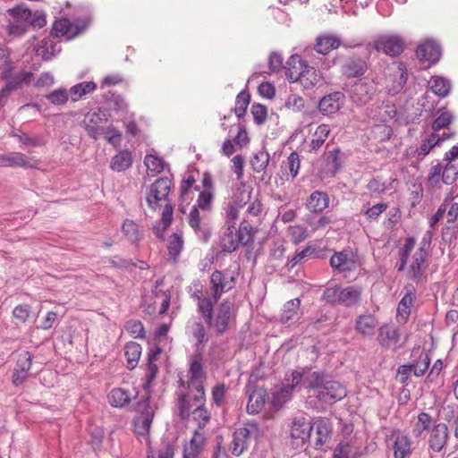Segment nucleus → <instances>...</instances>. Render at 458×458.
Instances as JSON below:
<instances>
[{"label": "nucleus", "instance_id": "5fc2aeb1", "mask_svg": "<svg viewBox=\"0 0 458 458\" xmlns=\"http://www.w3.org/2000/svg\"><path fill=\"white\" fill-rule=\"evenodd\" d=\"M245 192H242V199L240 202L237 200L233 201V203H230L225 210V225H233L235 226L236 220L238 218L239 208L242 206V202L243 201Z\"/></svg>", "mask_w": 458, "mask_h": 458}, {"label": "nucleus", "instance_id": "49530a36", "mask_svg": "<svg viewBox=\"0 0 458 458\" xmlns=\"http://www.w3.org/2000/svg\"><path fill=\"white\" fill-rule=\"evenodd\" d=\"M183 248V239L182 236L179 233H173L170 235L168 240V255L170 258L176 262L178 260V257Z\"/></svg>", "mask_w": 458, "mask_h": 458}, {"label": "nucleus", "instance_id": "dca6fc26", "mask_svg": "<svg viewBox=\"0 0 458 458\" xmlns=\"http://www.w3.org/2000/svg\"><path fill=\"white\" fill-rule=\"evenodd\" d=\"M206 445V437L199 429L193 432L189 442H185L182 446V458H199L204 451Z\"/></svg>", "mask_w": 458, "mask_h": 458}, {"label": "nucleus", "instance_id": "0eeeda50", "mask_svg": "<svg viewBox=\"0 0 458 458\" xmlns=\"http://www.w3.org/2000/svg\"><path fill=\"white\" fill-rule=\"evenodd\" d=\"M369 53L365 56L352 53L345 56L340 65V72L347 80L361 79L369 68Z\"/></svg>", "mask_w": 458, "mask_h": 458}, {"label": "nucleus", "instance_id": "13d9d810", "mask_svg": "<svg viewBox=\"0 0 458 458\" xmlns=\"http://www.w3.org/2000/svg\"><path fill=\"white\" fill-rule=\"evenodd\" d=\"M122 230L131 242H137L140 240L138 225L132 220L126 219L123 224Z\"/></svg>", "mask_w": 458, "mask_h": 458}, {"label": "nucleus", "instance_id": "f257e3e1", "mask_svg": "<svg viewBox=\"0 0 458 458\" xmlns=\"http://www.w3.org/2000/svg\"><path fill=\"white\" fill-rule=\"evenodd\" d=\"M415 244V237L409 236L404 239L403 245L398 249L394 268L398 272L406 271V277L417 285L425 284L428 282L427 271L430 265V254L429 251L418 250L411 254Z\"/></svg>", "mask_w": 458, "mask_h": 458}, {"label": "nucleus", "instance_id": "6e6d98bb", "mask_svg": "<svg viewBox=\"0 0 458 458\" xmlns=\"http://www.w3.org/2000/svg\"><path fill=\"white\" fill-rule=\"evenodd\" d=\"M192 414L194 420L199 422V429L204 428L211 419L210 412L207 410L205 403L198 404L192 411Z\"/></svg>", "mask_w": 458, "mask_h": 458}, {"label": "nucleus", "instance_id": "bb28decb", "mask_svg": "<svg viewBox=\"0 0 458 458\" xmlns=\"http://www.w3.org/2000/svg\"><path fill=\"white\" fill-rule=\"evenodd\" d=\"M220 246L225 252L232 253L239 247L237 242L236 227L233 225H224L220 236Z\"/></svg>", "mask_w": 458, "mask_h": 458}, {"label": "nucleus", "instance_id": "473e14b6", "mask_svg": "<svg viewBox=\"0 0 458 458\" xmlns=\"http://www.w3.org/2000/svg\"><path fill=\"white\" fill-rule=\"evenodd\" d=\"M393 437H395L393 446L394 457L405 458L411 453V441L408 436L401 434L398 430L393 433Z\"/></svg>", "mask_w": 458, "mask_h": 458}, {"label": "nucleus", "instance_id": "f704fd0d", "mask_svg": "<svg viewBox=\"0 0 458 458\" xmlns=\"http://www.w3.org/2000/svg\"><path fill=\"white\" fill-rule=\"evenodd\" d=\"M124 355L127 361V369L132 370L138 365L141 355V346L136 342H129L124 346Z\"/></svg>", "mask_w": 458, "mask_h": 458}, {"label": "nucleus", "instance_id": "2f4dec72", "mask_svg": "<svg viewBox=\"0 0 458 458\" xmlns=\"http://www.w3.org/2000/svg\"><path fill=\"white\" fill-rule=\"evenodd\" d=\"M313 428L316 430V440L315 446L316 448L321 447L327 440L329 438L332 428L330 422L325 419H319L316 420L313 424Z\"/></svg>", "mask_w": 458, "mask_h": 458}, {"label": "nucleus", "instance_id": "4c0bfd02", "mask_svg": "<svg viewBox=\"0 0 458 458\" xmlns=\"http://www.w3.org/2000/svg\"><path fill=\"white\" fill-rule=\"evenodd\" d=\"M270 160L269 153L266 150L265 148L259 150L255 153L250 159V165L255 173L263 172L264 174H267V168L268 166Z\"/></svg>", "mask_w": 458, "mask_h": 458}, {"label": "nucleus", "instance_id": "cd10ccee", "mask_svg": "<svg viewBox=\"0 0 458 458\" xmlns=\"http://www.w3.org/2000/svg\"><path fill=\"white\" fill-rule=\"evenodd\" d=\"M341 46V39L330 34L319 35L316 39L314 49L318 54L327 55Z\"/></svg>", "mask_w": 458, "mask_h": 458}, {"label": "nucleus", "instance_id": "a19ab883", "mask_svg": "<svg viewBox=\"0 0 458 458\" xmlns=\"http://www.w3.org/2000/svg\"><path fill=\"white\" fill-rule=\"evenodd\" d=\"M72 29L73 23L70 21V19L62 18L53 23L50 34L54 38H60L63 36H68L69 38H72Z\"/></svg>", "mask_w": 458, "mask_h": 458}, {"label": "nucleus", "instance_id": "aec40b11", "mask_svg": "<svg viewBox=\"0 0 458 458\" xmlns=\"http://www.w3.org/2000/svg\"><path fill=\"white\" fill-rule=\"evenodd\" d=\"M34 74L29 71H21L16 73L5 82L4 87L0 90L2 98L6 100L12 91L21 89L24 85H29L32 81Z\"/></svg>", "mask_w": 458, "mask_h": 458}, {"label": "nucleus", "instance_id": "7ed1b4c3", "mask_svg": "<svg viewBox=\"0 0 458 458\" xmlns=\"http://www.w3.org/2000/svg\"><path fill=\"white\" fill-rule=\"evenodd\" d=\"M7 13L13 19L7 25V32L15 38L23 36L30 27L41 29L47 24V16L43 11L32 12L23 3L8 9Z\"/></svg>", "mask_w": 458, "mask_h": 458}, {"label": "nucleus", "instance_id": "09e8293b", "mask_svg": "<svg viewBox=\"0 0 458 458\" xmlns=\"http://www.w3.org/2000/svg\"><path fill=\"white\" fill-rule=\"evenodd\" d=\"M144 164L152 175L160 174L165 169V160L157 156L148 154L144 158Z\"/></svg>", "mask_w": 458, "mask_h": 458}, {"label": "nucleus", "instance_id": "338daca9", "mask_svg": "<svg viewBox=\"0 0 458 458\" xmlns=\"http://www.w3.org/2000/svg\"><path fill=\"white\" fill-rule=\"evenodd\" d=\"M191 397L188 398L187 394H181L178 400L179 417L182 420H188L191 415Z\"/></svg>", "mask_w": 458, "mask_h": 458}, {"label": "nucleus", "instance_id": "a211bd4d", "mask_svg": "<svg viewBox=\"0 0 458 458\" xmlns=\"http://www.w3.org/2000/svg\"><path fill=\"white\" fill-rule=\"evenodd\" d=\"M188 386H195L198 382H204L206 379L203 368L202 352L197 349L190 359V368L188 371Z\"/></svg>", "mask_w": 458, "mask_h": 458}, {"label": "nucleus", "instance_id": "412c9836", "mask_svg": "<svg viewBox=\"0 0 458 458\" xmlns=\"http://www.w3.org/2000/svg\"><path fill=\"white\" fill-rule=\"evenodd\" d=\"M251 436L250 431L245 428H237L233 434V440L230 444L229 450L234 456H240L245 452L250 445Z\"/></svg>", "mask_w": 458, "mask_h": 458}, {"label": "nucleus", "instance_id": "c03bdc74", "mask_svg": "<svg viewBox=\"0 0 458 458\" xmlns=\"http://www.w3.org/2000/svg\"><path fill=\"white\" fill-rule=\"evenodd\" d=\"M330 133L329 125L322 123L318 126L310 143V150L318 151L325 143Z\"/></svg>", "mask_w": 458, "mask_h": 458}, {"label": "nucleus", "instance_id": "a878e982", "mask_svg": "<svg viewBox=\"0 0 458 458\" xmlns=\"http://www.w3.org/2000/svg\"><path fill=\"white\" fill-rule=\"evenodd\" d=\"M404 295L398 303L397 316L406 321L411 315V308L416 301V290L411 284L406 285Z\"/></svg>", "mask_w": 458, "mask_h": 458}, {"label": "nucleus", "instance_id": "f03ea898", "mask_svg": "<svg viewBox=\"0 0 458 458\" xmlns=\"http://www.w3.org/2000/svg\"><path fill=\"white\" fill-rule=\"evenodd\" d=\"M305 369V376L302 379L303 387L312 397L321 404H334L347 395L346 387L334 377L326 371H311L310 367H301Z\"/></svg>", "mask_w": 458, "mask_h": 458}, {"label": "nucleus", "instance_id": "4be33fe9", "mask_svg": "<svg viewBox=\"0 0 458 458\" xmlns=\"http://www.w3.org/2000/svg\"><path fill=\"white\" fill-rule=\"evenodd\" d=\"M267 394V390L262 387L253 386L249 394L248 404L246 407L249 414H257L263 409Z\"/></svg>", "mask_w": 458, "mask_h": 458}, {"label": "nucleus", "instance_id": "c756f323", "mask_svg": "<svg viewBox=\"0 0 458 458\" xmlns=\"http://www.w3.org/2000/svg\"><path fill=\"white\" fill-rule=\"evenodd\" d=\"M300 306L301 300L299 298L288 301L282 310L280 322L287 324L289 322L297 321L300 318Z\"/></svg>", "mask_w": 458, "mask_h": 458}, {"label": "nucleus", "instance_id": "58836bf2", "mask_svg": "<svg viewBox=\"0 0 458 458\" xmlns=\"http://www.w3.org/2000/svg\"><path fill=\"white\" fill-rule=\"evenodd\" d=\"M250 98L251 97L248 89L242 90L236 96L235 106L233 108V112L235 114L239 120L244 118L248 106L250 103Z\"/></svg>", "mask_w": 458, "mask_h": 458}, {"label": "nucleus", "instance_id": "a18cd8bd", "mask_svg": "<svg viewBox=\"0 0 458 458\" xmlns=\"http://www.w3.org/2000/svg\"><path fill=\"white\" fill-rule=\"evenodd\" d=\"M238 245L246 246L254 241V233L252 225L246 220H243L238 230H236Z\"/></svg>", "mask_w": 458, "mask_h": 458}, {"label": "nucleus", "instance_id": "393cba45", "mask_svg": "<svg viewBox=\"0 0 458 458\" xmlns=\"http://www.w3.org/2000/svg\"><path fill=\"white\" fill-rule=\"evenodd\" d=\"M448 438V428L445 423H438L432 428L429 447L435 452H440Z\"/></svg>", "mask_w": 458, "mask_h": 458}, {"label": "nucleus", "instance_id": "e2e57ef3", "mask_svg": "<svg viewBox=\"0 0 458 458\" xmlns=\"http://www.w3.org/2000/svg\"><path fill=\"white\" fill-rule=\"evenodd\" d=\"M125 329L130 333L133 338L143 339L145 338V329L140 320H129L125 324Z\"/></svg>", "mask_w": 458, "mask_h": 458}, {"label": "nucleus", "instance_id": "f3484780", "mask_svg": "<svg viewBox=\"0 0 458 458\" xmlns=\"http://www.w3.org/2000/svg\"><path fill=\"white\" fill-rule=\"evenodd\" d=\"M442 55L440 45L434 40H428L420 44L416 49V56L422 62L436 64Z\"/></svg>", "mask_w": 458, "mask_h": 458}, {"label": "nucleus", "instance_id": "4468645a", "mask_svg": "<svg viewBox=\"0 0 458 458\" xmlns=\"http://www.w3.org/2000/svg\"><path fill=\"white\" fill-rule=\"evenodd\" d=\"M331 267L339 273H347L356 268L355 255L352 250L335 252L330 259Z\"/></svg>", "mask_w": 458, "mask_h": 458}, {"label": "nucleus", "instance_id": "603ef678", "mask_svg": "<svg viewBox=\"0 0 458 458\" xmlns=\"http://www.w3.org/2000/svg\"><path fill=\"white\" fill-rule=\"evenodd\" d=\"M306 65L308 64L299 55H291L286 62V66H284L286 78L288 79L291 72L298 74L301 71L304 70Z\"/></svg>", "mask_w": 458, "mask_h": 458}, {"label": "nucleus", "instance_id": "864d4df0", "mask_svg": "<svg viewBox=\"0 0 458 458\" xmlns=\"http://www.w3.org/2000/svg\"><path fill=\"white\" fill-rule=\"evenodd\" d=\"M70 97V92L64 88H59L46 96L47 99L55 106L65 105Z\"/></svg>", "mask_w": 458, "mask_h": 458}, {"label": "nucleus", "instance_id": "7c9ffc66", "mask_svg": "<svg viewBox=\"0 0 458 458\" xmlns=\"http://www.w3.org/2000/svg\"><path fill=\"white\" fill-rule=\"evenodd\" d=\"M132 156L129 149L120 150L112 157L110 168L115 172H124L132 165Z\"/></svg>", "mask_w": 458, "mask_h": 458}, {"label": "nucleus", "instance_id": "b1692460", "mask_svg": "<svg viewBox=\"0 0 458 458\" xmlns=\"http://www.w3.org/2000/svg\"><path fill=\"white\" fill-rule=\"evenodd\" d=\"M378 326L377 318L372 314H362L355 320V329L358 333L366 337H371Z\"/></svg>", "mask_w": 458, "mask_h": 458}, {"label": "nucleus", "instance_id": "c85d7f7f", "mask_svg": "<svg viewBox=\"0 0 458 458\" xmlns=\"http://www.w3.org/2000/svg\"><path fill=\"white\" fill-rule=\"evenodd\" d=\"M329 204V197L327 192L315 191L307 199L306 206L312 213H320L325 210Z\"/></svg>", "mask_w": 458, "mask_h": 458}, {"label": "nucleus", "instance_id": "de8ad7c7", "mask_svg": "<svg viewBox=\"0 0 458 458\" xmlns=\"http://www.w3.org/2000/svg\"><path fill=\"white\" fill-rule=\"evenodd\" d=\"M214 305V301H212L210 297H199L198 312L201 314L206 324H209L212 321Z\"/></svg>", "mask_w": 458, "mask_h": 458}, {"label": "nucleus", "instance_id": "4d7b16f0", "mask_svg": "<svg viewBox=\"0 0 458 458\" xmlns=\"http://www.w3.org/2000/svg\"><path fill=\"white\" fill-rule=\"evenodd\" d=\"M108 262L114 268L132 271L137 267V262L131 259H123L118 255L108 258Z\"/></svg>", "mask_w": 458, "mask_h": 458}, {"label": "nucleus", "instance_id": "9d476101", "mask_svg": "<svg viewBox=\"0 0 458 458\" xmlns=\"http://www.w3.org/2000/svg\"><path fill=\"white\" fill-rule=\"evenodd\" d=\"M377 92V86L373 80H360L351 88L350 98L358 106H362L372 100Z\"/></svg>", "mask_w": 458, "mask_h": 458}, {"label": "nucleus", "instance_id": "680f3d73", "mask_svg": "<svg viewBox=\"0 0 458 458\" xmlns=\"http://www.w3.org/2000/svg\"><path fill=\"white\" fill-rule=\"evenodd\" d=\"M254 123L258 125L265 123L267 118V108L265 105L254 103L250 108Z\"/></svg>", "mask_w": 458, "mask_h": 458}, {"label": "nucleus", "instance_id": "39448f33", "mask_svg": "<svg viewBox=\"0 0 458 458\" xmlns=\"http://www.w3.org/2000/svg\"><path fill=\"white\" fill-rule=\"evenodd\" d=\"M107 114L101 108L88 112L81 122V126L93 140H98L106 135V140L114 147L120 146L122 134L115 127L107 126Z\"/></svg>", "mask_w": 458, "mask_h": 458}, {"label": "nucleus", "instance_id": "8fccbe9b", "mask_svg": "<svg viewBox=\"0 0 458 458\" xmlns=\"http://www.w3.org/2000/svg\"><path fill=\"white\" fill-rule=\"evenodd\" d=\"M314 252L315 249L310 245H308L300 251H296L293 257L288 259L285 264L287 270H292L295 266L301 263L306 258L312 256Z\"/></svg>", "mask_w": 458, "mask_h": 458}, {"label": "nucleus", "instance_id": "e433bc0d", "mask_svg": "<svg viewBox=\"0 0 458 458\" xmlns=\"http://www.w3.org/2000/svg\"><path fill=\"white\" fill-rule=\"evenodd\" d=\"M97 89L94 81H83L72 86L69 92L72 102H76L88 94L93 93Z\"/></svg>", "mask_w": 458, "mask_h": 458}, {"label": "nucleus", "instance_id": "9b49d317", "mask_svg": "<svg viewBox=\"0 0 458 458\" xmlns=\"http://www.w3.org/2000/svg\"><path fill=\"white\" fill-rule=\"evenodd\" d=\"M39 160L34 157H28L21 152H9L0 155V166L2 167H21L24 169L37 168Z\"/></svg>", "mask_w": 458, "mask_h": 458}, {"label": "nucleus", "instance_id": "f8f14e48", "mask_svg": "<svg viewBox=\"0 0 458 458\" xmlns=\"http://www.w3.org/2000/svg\"><path fill=\"white\" fill-rule=\"evenodd\" d=\"M312 430V423L305 417L294 418L291 426V437L296 441L297 445H303L310 439Z\"/></svg>", "mask_w": 458, "mask_h": 458}, {"label": "nucleus", "instance_id": "ea45409f", "mask_svg": "<svg viewBox=\"0 0 458 458\" xmlns=\"http://www.w3.org/2000/svg\"><path fill=\"white\" fill-rule=\"evenodd\" d=\"M153 418L149 414L144 417H135L132 420L134 433L140 437H146L149 441V431Z\"/></svg>", "mask_w": 458, "mask_h": 458}, {"label": "nucleus", "instance_id": "6e6552de", "mask_svg": "<svg viewBox=\"0 0 458 458\" xmlns=\"http://www.w3.org/2000/svg\"><path fill=\"white\" fill-rule=\"evenodd\" d=\"M233 303L229 300H224L217 308L216 318L212 317V321L207 324L209 327H214L216 336H222L231 327L233 320L232 317Z\"/></svg>", "mask_w": 458, "mask_h": 458}, {"label": "nucleus", "instance_id": "bf43d9fd", "mask_svg": "<svg viewBox=\"0 0 458 458\" xmlns=\"http://www.w3.org/2000/svg\"><path fill=\"white\" fill-rule=\"evenodd\" d=\"M453 114L449 111H444L432 123V130L436 133V131L445 129L453 123Z\"/></svg>", "mask_w": 458, "mask_h": 458}, {"label": "nucleus", "instance_id": "2eb2a0df", "mask_svg": "<svg viewBox=\"0 0 458 458\" xmlns=\"http://www.w3.org/2000/svg\"><path fill=\"white\" fill-rule=\"evenodd\" d=\"M345 96L341 91H335L324 96L318 102V110L328 115L338 112L344 106Z\"/></svg>", "mask_w": 458, "mask_h": 458}, {"label": "nucleus", "instance_id": "774afa93", "mask_svg": "<svg viewBox=\"0 0 458 458\" xmlns=\"http://www.w3.org/2000/svg\"><path fill=\"white\" fill-rule=\"evenodd\" d=\"M210 284L212 289H220V291H229L231 289V286L227 287L224 274L220 270H215L211 274Z\"/></svg>", "mask_w": 458, "mask_h": 458}, {"label": "nucleus", "instance_id": "1a4fd4ad", "mask_svg": "<svg viewBox=\"0 0 458 458\" xmlns=\"http://www.w3.org/2000/svg\"><path fill=\"white\" fill-rule=\"evenodd\" d=\"M372 47L377 52H382L391 57H396L404 49V40L398 35H381L374 40Z\"/></svg>", "mask_w": 458, "mask_h": 458}, {"label": "nucleus", "instance_id": "5701e85b", "mask_svg": "<svg viewBox=\"0 0 458 458\" xmlns=\"http://www.w3.org/2000/svg\"><path fill=\"white\" fill-rule=\"evenodd\" d=\"M362 289L360 286L352 285L345 288L340 287L338 304L345 307H353L360 303Z\"/></svg>", "mask_w": 458, "mask_h": 458}, {"label": "nucleus", "instance_id": "c9c22d12", "mask_svg": "<svg viewBox=\"0 0 458 458\" xmlns=\"http://www.w3.org/2000/svg\"><path fill=\"white\" fill-rule=\"evenodd\" d=\"M430 82V89L436 96L443 98L449 95L451 91V81L448 79L435 75L431 77Z\"/></svg>", "mask_w": 458, "mask_h": 458}, {"label": "nucleus", "instance_id": "052dcab7", "mask_svg": "<svg viewBox=\"0 0 458 458\" xmlns=\"http://www.w3.org/2000/svg\"><path fill=\"white\" fill-rule=\"evenodd\" d=\"M214 193L211 191H201L197 199V204L193 207L204 211H209L212 208Z\"/></svg>", "mask_w": 458, "mask_h": 458}, {"label": "nucleus", "instance_id": "6ab92c4d", "mask_svg": "<svg viewBox=\"0 0 458 458\" xmlns=\"http://www.w3.org/2000/svg\"><path fill=\"white\" fill-rule=\"evenodd\" d=\"M320 79L321 75L319 72L314 67L309 65H306L304 70L301 71L298 74L291 72L288 75V81L290 82L299 81L306 89L313 88Z\"/></svg>", "mask_w": 458, "mask_h": 458}, {"label": "nucleus", "instance_id": "ddd939ff", "mask_svg": "<svg viewBox=\"0 0 458 458\" xmlns=\"http://www.w3.org/2000/svg\"><path fill=\"white\" fill-rule=\"evenodd\" d=\"M377 342L385 349L396 350L401 347L399 344V330L394 325H383L378 328Z\"/></svg>", "mask_w": 458, "mask_h": 458}, {"label": "nucleus", "instance_id": "79ce46f5", "mask_svg": "<svg viewBox=\"0 0 458 458\" xmlns=\"http://www.w3.org/2000/svg\"><path fill=\"white\" fill-rule=\"evenodd\" d=\"M109 403L115 408H123L131 402V396L128 391L123 388H114L108 394Z\"/></svg>", "mask_w": 458, "mask_h": 458}, {"label": "nucleus", "instance_id": "69168bd1", "mask_svg": "<svg viewBox=\"0 0 458 458\" xmlns=\"http://www.w3.org/2000/svg\"><path fill=\"white\" fill-rule=\"evenodd\" d=\"M444 166L438 163L436 165H433L428 175V183L433 188H440L442 180V173Z\"/></svg>", "mask_w": 458, "mask_h": 458}, {"label": "nucleus", "instance_id": "0e129e2a", "mask_svg": "<svg viewBox=\"0 0 458 458\" xmlns=\"http://www.w3.org/2000/svg\"><path fill=\"white\" fill-rule=\"evenodd\" d=\"M437 134L432 132L430 136L423 140L420 146L416 149V152L419 156H427L434 147L439 146V140H436Z\"/></svg>", "mask_w": 458, "mask_h": 458}, {"label": "nucleus", "instance_id": "37998d69", "mask_svg": "<svg viewBox=\"0 0 458 458\" xmlns=\"http://www.w3.org/2000/svg\"><path fill=\"white\" fill-rule=\"evenodd\" d=\"M104 97L110 109L116 113L127 112L128 105L122 95L117 94L116 92L108 91Z\"/></svg>", "mask_w": 458, "mask_h": 458}, {"label": "nucleus", "instance_id": "72a5a7b5", "mask_svg": "<svg viewBox=\"0 0 458 458\" xmlns=\"http://www.w3.org/2000/svg\"><path fill=\"white\" fill-rule=\"evenodd\" d=\"M416 354H418V358L411 365L412 366L413 374L416 377H420L428 370L430 364V357L427 352L424 350L420 351V349L412 351L411 356L415 357Z\"/></svg>", "mask_w": 458, "mask_h": 458}, {"label": "nucleus", "instance_id": "20e7f679", "mask_svg": "<svg viewBox=\"0 0 458 458\" xmlns=\"http://www.w3.org/2000/svg\"><path fill=\"white\" fill-rule=\"evenodd\" d=\"M173 186L174 182L171 178L160 177L149 186L146 192V201L150 209L157 210L160 208V201L165 202L161 216L164 231L166 230L173 222L174 204L169 197Z\"/></svg>", "mask_w": 458, "mask_h": 458}, {"label": "nucleus", "instance_id": "3c124183", "mask_svg": "<svg viewBox=\"0 0 458 458\" xmlns=\"http://www.w3.org/2000/svg\"><path fill=\"white\" fill-rule=\"evenodd\" d=\"M150 393L151 392H146V394L134 404V411L140 413L138 417L145 418L146 414H149L151 418H154L155 411L150 407Z\"/></svg>", "mask_w": 458, "mask_h": 458}, {"label": "nucleus", "instance_id": "423d86ee", "mask_svg": "<svg viewBox=\"0 0 458 458\" xmlns=\"http://www.w3.org/2000/svg\"><path fill=\"white\" fill-rule=\"evenodd\" d=\"M305 376V369L297 367L290 373H286L284 379V385L272 392L271 405L273 408L279 410L288 402L293 393L298 386H303V377Z\"/></svg>", "mask_w": 458, "mask_h": 458}]
</instances>
